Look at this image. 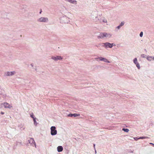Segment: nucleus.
I'll return each instance as SVG.
<instances>
[{
    "label": "nucleus",
    "mask_w": 154,
    "mask_h": 154,
    "mask_svg": "<svg viewBox=\"0 0 154 154\" xmlns=\"http://www.w3.org/2000/svg\"><path fill=\"white\" fill-rule=\"evenodd\" d=\"M111 35L110 34H108L106 32L101 33L98 36V38H102L104 37H110Z\"/></svg>",
    "instance_id": "obj_1"
},
{
    "label": "nucleus",
    "mask_w": 154,
    "mask_h": 154,
    "mask_svg": "<svg viewBox=\"0 0 154 154\" xmlns=\"http://www.w3.org/2000/svg\"><path fill=\"white\" fill-rule=\"evenodd\" d=\"M51 134L52 135H55L57 134V131L56 130V128L55 126H52L51 128Z\"/></svg>",
    "instance_id": "obj_2"
},
{
    "label": "nucleus",
    "mask_w": 154,
    "mask_h": 154,
    "mask_svg": "<svg viewBox=\"0 0 154 154\" xmlns=\"http://www.w3.org/2000/svg\"><path fill=\"white\" fill-rule=\"evenodd\" d=\"M48 19L47 18L42 17L39 19L38 21L40 22H45L48 21Z\"/></svg>",
    "instance_id": "obj_3"
},
{
    "label": "nucleus",
    "mask_w": 154,
    "mask_h": 154,
    "mask_svg": "<svg viewBox=\"0 0 154 154\" xmlns=\"http://www.w3.org/2000/svg\"><path fill=\"white\" fill-rule=\"evenodd\" d=\"M3 105L5 108H8L10 109L12 107V106L7 102L4 103H3Z\"/></svg>",
    "instance_id": "obj_4"
},
{
    "label": "nucleus",
    "mask_w": 154,
    "mask_h": 154,
    "mask_svg": "<svg viewBox=\"0 0 154 154\" xmlns=\"http://www.w3.org/2000/svg\"><path fill=\"white\" fill-rule=\"evenodd\" d=\"M29 143L31 144L32 145H34L35 147H36V144L35 143V142L34 140V139L32 138H30L29 140Z\"/></svg>",
    "instance_id": "obj_5"
},
{
    "label": "nucleus",
    "mask_w": 154,
    "mask_h": 154,
    "mask_svg": "<svg viewBox=\"0 0 154 154\" xmlns=\"http://www.w3.org/2000/svg\"><path fill=\"white\" fill-rule=\"evenodd\" d=\"M52 58L55 60H61L62 59L61 57L59 56L53 57H52Z\"/></svg>",
    "instance_id": "obj_6"
},
{
    "label": "nucleus",
    "mask_w": 154,
    "mask_h": 154,
    "mask_svg": "<svg viewBox=\"0 0 154 154\" xmlns=\"http://www.w3.org/2000/svg\"><path fill=\"white\" fill-rule=\"evenodd\" d=\"M105 45L106 47H108L109 48H112L113 46V44H111L108 43H106L104 44Z\"/></svg>",
    "instance_id": "obj_7"
},
{
    "label": "nucleus",
    "mask_w": 154,
    "mask_h": 154,
    "mask_svg": "<svg viewBox=\"0 0 154 154\" xmlns=\"http://www.w3.org/2000/svg\"><path fill=\"white\" fill-rule=\"evenodd\" d=\"M66 1H67L70 2L71 3L74 4H76L77 2L75 0H65Z\"/></svg>",
    "instance_id": "obj_8"
},
{
    "label": "nucleus",
    "mask_w": 154,
    "mask_h": 154,
    "mask_svg": "<svg viewBox=\"0 0 154 154\" xmlns=\"http://www.w3.org/2000/svg\"><path fill=\"white\" fill-rule=\"evenodd\" d=\"M147 59L149 61H151L152 60H154V57L153 56H148L147 57Z\"/></svg>",
    "instance_id": "obj_9"
},
{
    "label": "nucleus",
    "mask_w": 154,
    "mask_h": 154,
    "mask_svg": "<svg viewBox=\"0 0 154 154\" xmlns=\"http://www.w3.org/2000/svg\"><path fill=\"white\" fill-rule=\"evenodd\" d=\"M57 149L58 151L60 152L62 151L63 150V148L62 146H59L57 147Z\"/></svg>",
    "instance_id": "obj_10"
},
{
    "label": "nucleus",
    "mask_w": 154,
    "mask_h": 154,
    "mask_svg": "<svg viewBox=\"0 0 154 154\" xmlns=\"http://www.w3.org/2000/svg\"><path fill=\"white\" fill-rule=\"evenodd\" d=\"M80 116V115L79 114H76V113H74L73 114V116H74V117H76V116Z\"/></svg>",
    "instance_id": "obj_11"
},
{
    "label": "nucleus",
    "mask_w": 154,
    "mask_h": 154,
    "mask_svg": "<svg viewBox=\"0 0 154 154\" xmlns=\"http://www.w3.org/2000/svg\"><path fill=\"white\" fill-rule=\"evenodd\" d=\"M149 137H139L138 139H145V138H149Z\"/></svg>",
    "instance_id": "obj_12"
},
{
    "label": "nucleus",
    "mask_w": 154,
    "mask_h": 154,
    "mask_svg": "<svg viewBox=\"0 0 154 154\" xmlns=\"http://www.w3.org/2000/svg\"><path fill=\"white\" fill-rule=\"evenodd\" d=\"M122 130L126 132H128L129 131V130L128 129L125 128H123Z\"/></svg>",
    "instance_id": "obj_13"
},
{
    "label": "nucleus",
    "mask_w": 154,
    "mask_h": 154,
    "mask_svg": "<svg viewBox=\"0 0 154 154\" xmlns=\"http://www.w3.org/2000/svg\"><path fill=\"white\" fill-rule=\"evenodd\" d=\"M134 63H135V64L138 63L137 61V60L136 58H135L134 59Z\"/></svg>",
    "instance_id": "obj_14"
},
{
    "label": "nucleus",
    "mask_w": 154,
    "mask_h": 154,
    "mask_svg": "<svg viewBox=\"0 0 154 154\" xmlns=\"http://www.w3.org/2000/svg\"><path fill=\"white\" fill-rule=\"evenodd\" d=\"M135 64L136 65V66L138 68V69H140V65H139L138 63H136V64Z\"/></svg>",
    "instance_id": "obj_15"
},
{
    "label": "nucleus",
    "mask_w": 154,
    "mask_h": 154,
    "mask_svg": "<svg viewBox=\"0 0 154 154\" xmlns=\"http://www.w3.org/2000/svg\"><path fill=\"white\" fill-rule=\"evenodd\" d=\"M7 76L12 75V74H11V72H8L7 73Z\"/></svg>",
    "instance_id": "obj_16"
},
{
    "label": "nucleus",
    "mask_w": 154,
    "mask_h": 154,
    "mask_svg": "<svg viewBox=\"0 0 154 154\" xmlns=\"http://www.w3.org/2000/svg\"><path fill=\"white\" fill-rule=\"evenodd\" d=\"M97 59H99L100 60L103 61L104 59V58L103 57H99L98 58H97Z\"/></svg>",
    "instance_id": "obj_17"
},
{
    "label": "nucleus",
    "mask_w": 154,
    "mask_h": 154,
    "mask_svg": "<svg viewBox=\"0 0 154 154\" xmlns=\"http://www.w3.org/2000/svg\"><path fill=\"white\" fill-rule=\"evenodd\" d=\"M146 55L145 54H142L141 55V57L143 58H145L146 57Z\"/></svg>",
    "instance_id": "obj_18"
},
{
    "label": "nucleus",
    "mask_w": 154,
    "mask_h": 154,
    "mask_svg": "<svg viewBox=\"0 0 154 154\" xmlns=\"http://www.w3.org/2000/svg\"><path fill=\"white\" fill-rule=\"evenodd\" d=\"M30 116H31V117H32L33 119L35 118L34 117V116H33V113H31V114H30Z\"/></svg>",
    "instance_id": "obj_19"
},
{
    "label": "nucleus",
    "mask_w": 154,
    "mask_h": 154,
    "mask_svg": "<svg viewBox=\"0 0 154 154\" xmlns=\"http://www.w3.org/2000/svg\"><path fill=\"white\" fill-rule=\"evenodd\" d=\"M105 62H109L108 61V60L105 58H104V59L103 60Z\"/></svg>",
    "instance_id": "obj_20"
},
{
    "label": "nucleus",
    "mask_w": 154,
    "mask_h": 154,
    "mask_svg": "<svg viewBox=\"0 0 154 154\" xmlns=\"http://www.w3.org/2000/svg\"><path fill=\"white\" fill-rule=\"evenodd\" d=\"M68 116L72 117L73 116V114H69L68 115Z\"/></svg>",
    "instance_id": "obj_21"
},
{
    "label": "nucleus",
    "mask_w": 154,
    "mask_h": 154,
    "mask_svg": "<svg viewBox=\"0 0 154 154\" xmlns=\"http://www.w3.org/2000/svg\"><path fill=\"white\" fill-rule=\"evenodd\" d=\"M124 22H121V24H120V25L121 26H122L123 25H124Z\"/></svg>",
    "instance_id": "obj_22"
},
{
    "label": "nucleus",
    "mask_w": 154,
    "mask_h": 154,
    "mask_svg": "<svg viewBox=\"0 0 154 154\" xmlns=\"http://www.w3.org/2000/svg\"><path fill=\"white\" fill-rule=\"evenodd\" d=\"M143 32H140V37H142L143 36Z\"/></svg>",
    "instance_id": "obj_23"
},
{
    "label": "nucleus",
    "mask_w": 154,
    "mask_h": 154,
    "mask_svg": "<svg viewBox=\"0 0 154 154\" xmlns=\"http://www.w3.org/2000/svg\"><path fill=\"white\" fill-rule=\"evenodd\" d=\"M11 74H12V75H13L15 74V71L11 72Z\"/></svg>",
    "instance_id": "obj_24"
},
{
    "label": "nucleus",
    "mask_w": 154,
    "mask_h": 154,
    "mask_svg": "<svg viewBox=\"0 0 154 154\" xmlns=\"http://www.w3.org/2000/svg\"><path fill=\"white\" fill-rule=\"evenodd\" d=\"M33 119V120L34 122V123H35L36 122V121L35 120V118Z\"/></svg>",
    "instance_id": "obj_25"
},
{
    "label": "nucleus",
    "mask_w": 154,
    "mask_h": 154,
    "mask_svg": "<svg viewBox=\"0 0 154 154\" xmlns=\"http://www.w3.org/2000/svg\"><path fill=\"white\" fill-rule=\"evenodd\" d=\"M103 22H104L106 23L107 22V20H103Z\"/></svg>",
    "instance_id": "obj_26"
},
{
    "label": "nucleus",
    "mask_w": 154,
    "mask_h": 154,
    "mask_svg": "<svg viewBox=\"0 0 154 154\" xmlns=\"http://www.w3.org/2000/svg\"><path fill=\"white\" fill-rule=\"evenodd\" d=\"M1 114H4V112H1Z\"/></svg>",
    "instance_id": "obj_27"
},
{
    "label": "nucleus",
    "mask_w": 154,
    "mask_h": 154,
    "mask_svg": "<svg viewBox=\"0 0 154 154\" xmlns=\"http://www.w3.org/2000/svg\"><path fill=\"white\" fill-rule=\"evenodd\" d=\"M120 27H121V26H120V25H119V26H117V28H118V29H119Z\"/></svg>",
    "instance_id": "obj_28"
},
{
    "label": "nucleus",
    "mask_w": 154,
    "mask_h": 154,
    "mask_svg": "<svg viewBox=\"0 0 154 154\" xmlns=\"http://www.w3.org/2000/svg\"><path fill=\"white\" fill-rule=\"evenodd\" d=\"M42 10H41V11H40V14H41V13H42Z\"/></svg>",
    "instance_id": "obj_29"
},
{
    "label": "nucleus",
    "mask_w": 154,
    "mask_h": 154,
    "mask_svg": "<svg viewBox=\"0 0 154 154\" xmlns=\"http://www.w3.org/2000/svg\"><path fill=\"white\" fill-rule=\"evenodd\" d=\"M94 147H95V144H94Z\"/></svg>",
    "instance_id": "obj_30"
}]
</instances>
